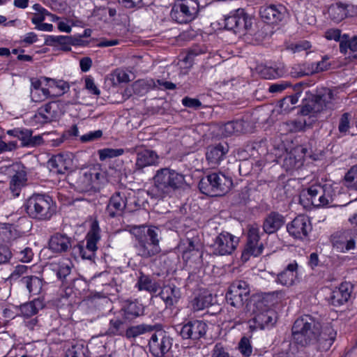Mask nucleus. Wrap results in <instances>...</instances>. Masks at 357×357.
<instances>
[{
    "label": "nucleus",
    "instance_id": "nucleus-1",
    "mask_svg": "<svg viewBox=\"0 0 357 357\" xmlns=\"http://www.w3.org/2000/svg\"><path fill=\"white\" fill-rule=\"evenodd\" d=\"M294 341L302 346L314 345L319 350H328L333 344L336 331L331 324L321 325L309 315L297 319L291 328Z\"/></svg>",
    "mask_w": 357,
    "mask_h": 357
},
{
    "label": "nucleus",
    "instance_id": "nucleus-2",
    "mask_svg": "<svg viewBox=\"0 0 357 357\" xmlns=\"http://www.w3.org/2000/svg\"><path fill=\"white\" fill-rule=\"evenodd\" d=\"M153 184L148 193L152 197L162 199L172 197L176 190L185 183V176L168 167L158 169L153 177Z\"/></svg>",
    "mask_w": 357,
    "mask_h": 357
},
{
    "label": "nucleus",
    "instance_id": "nucleus-3",
    "mask_svg": "<svg viewBox=\"0 0 357 357\" xmlns=\"http://www.w3.org/2000/svg\"><path fill=\"white\" fill-rule=\"evenodd\" d=\"M135 238L134 248L138 256L148 259L161 252V237L158 227L145 225L132 226L130 230Z\"/></svg>",
    "mask_w": 357,
    "mask_h": 357
},
{
    "label": "nucleus",
    "instance_id": "nucleus-4",
    "mask_svg": "<svg viewBox=\"0 0 357 357\" xmlns=\"http://www.w3.org/2000/svg\"><path fill=\"white\" fill-rule=\"evenodd\" d=\"M248 310L251 316L248 323L252 331L272 327L276 323L275 311L266 305L264 298L252 297L248 302Z\"/></svg>",
    "mask_w": 357,
    "mask_h": 357
},
{
    "label": "nucleus",
    "instance_id": "nucleus-5",
    "mask_svg": "<svg viewBox=\"0 0 357 357\" xmlns=\"http://www.w3.org/2000/svg\"><path fill=\"white\" fill-rule=\"evenodd\" d=\"M26 211L33 218L49 220L55 212V206L50 196L36 194L27 199Z\"/></svg>",
    "mask_w": 357,
    "mask_h": 357
},
{
    "label": "nucleus",
    "instance_id": "nucleus-6",
    "mask_svg": "<svg viewBox=\"0 0 357 357\" xmlns=\"http://www.w3.org/2000/svg\"><path fill=\"white\" fill-rule=\"evenodd\" d=\"M231 185L232 180L229 176L222 172H214L200 181L199 188L205 195L220 196L228 192Z\"/></svg>",
    "mask_w": 357,
    "mask_h": 357
},
{
    "label": "nucleus",
    "instance_id": "nucleus-7",
    "mask_svg": "<svg viewBox=\"0 0 357 357\" xmlns=\"http://www.w3.org/2000/svg\"><path fill=\"white\" fill-rule=\"evenodd\" d=\"M199 10L198 0H178L172 8L171 17L179 24H187L197 17Z\"/></svg>",
    "mask_w": 357,
    "mask_h": 357
},
{
    "label": "nucleus",
    "instance_id": "nucleus-8",
    "mask_svg": "<svg viewBox=\"0 0 357 357\" xmlns=\"http://www.w3.org/2000/svg\"><path fill=\"white\" fill-rule=\"evenodd\" d=\"M307 198L316 207H322L331 204L335 196L331 185H312L307 188Z\"/></svg>",
    "mask_w": 357,
    "mask_h": 357
},
{
    "label": "nucleus",
    "instance_id": "nucleus-9",
    "mask_svg": "<svg viewBox=\"0 0 357 357\" xmlns=\"http://www.w3.org/2000/svg\"><path fill=\"white\" fill-rule=\"evenodd\" d=\"M250 296V287L246 282L238 280L234 282L226 294V300L228 304L239 308L243 306L244 301H247Z\"/></svg>",
    "mask_w": 357,
    "mask_h": 357
},
{
    "label": "nucleus",
    "instance_id": "nucleus-10",
    "mask_svg": "<svg viewBox=\"0 0 357 357\" xmlns=\"http://www.w3.org/2000/svg\"><path fill=\"white\" fill-rule=\"evenodd\" d=\"M259 228L257 225H251L248 231V241L242 252L243 261L249 260L250 257H258L262 253L264 245L259 242Z\"/></svg>",
    "mask_w": 357,
    "mask_h": 357
},
{
    "label": "nucleus",
    "instance_id": "nucleus-11",
    "mask_svg": "<svg viewBox=\"0 0 357 357\" xmlns=\"http://www.w3.org/2000/svg\"><path fill=\"white\" fill-rule=\"evenodd\" d=\"M63 104L60 101H50L37 109L33 119L41 124L56 121L62 114Z\"/></svg>",
    "mask_w": 357,
    "mask_h": 357
},
{
    "label": "nucleus",
    "instance_id": "nucleus-12",
    "mask_svg": "<svg viewBox=\"0 0 357 357\" xmlns=\"http://www.w3.org/2000/svg\"><path fill=\"white\" fill-rule=\"evenodd\" d=\"M334 96L331 90L328 89L324 93L317 96L314 100L304 105L301 109L303 115L315 114L325 109H333Z\"/></svg>",
    "mask_w": 357,
    "mask_h": 357
},
{
    "label": "nucleus",
    "instance_id": "nucleus-13",
    "mask_svg": "<svg viewBox=\"0 0 357 357\" xmlns=\"http://www.w3.org/2000/svg\"><path fill=\"white\" fill-rule=\"evenodd\" d=\"M238 244V238L228 233L222 232L216 236L213 245V251L215 255H231Z\"/></svg>",
    "mask_w": 357,
    "mask_h": 357
},
{
    "label": "nucleus",
    "instance_id": "nucleus-14",
    "mask_svg": "<svg viewBox=\"0 0 357 357\" xmlns=\"http://www.w3.org/2000/svg\"><path fill=\"white\" fill-rule=\"evenodd\" d=\"M312 227L310 218L305 215L296 216L287 225L289 235L296 239H304L312 231Z\"/></svg>",
    "mask_w": 357,
    "mask_h": 357
},
{
    "label": "nucleus",
    "instance_id": "nucleus-15",
    "mask_svg": "<svg viewBox=\"0 0 357 357\" xmlns=\"http://www.w3.org/2000/svg\"><path fill=\"white\" fill-rule=\"evenodd\" d=\"M172 340L163 332H159L152 335L149 342V349L155 357H162L171 349Z\"/></svg>",
    "mask_w": 357,
    "mask_h": 357
},
{
    "label": "nucleus",
    "instance_id": "nucleus-16",
    "mask_svg": "<svg viewBox=\"0 0 357 357\" xmlns=\"http://www.w3.org/2000/svg\"><path fill=\"white\" fill-rule=\"evenodd\" d=\"M208 326L202 320L189 321L184 324L180 331L183 339L199 340L203 337L207 331Z\"/></svg>",
    "mask_w": 357,
    "mask_h": 357
},
{
    "label": "nucleus",
    "instance_id": "nucleus-17",
    "mask_svg": "<svg viewBox=\"0 0 357 357\" xmlns=\"http://www.w3.org/2000/svg\"><path fill=\"white\" fill-rule=\"evenodd\" d=\"M356 235L352 230H344L337 232L333 236V248L340 252H346L355 248Z\"/></svg>",
    "mask_w": 357,
    "mask_h": 357
},
{
    "label": "nucleus",
    "instance_id": "nucleus-18",
    "mask_svg": "<svg viewBox=\"0 0 357 357\" xmlns=\"http://www.w3.org/2000/svg\"><path fill=\"white\" fill-rule=\"evenodd\" d=\"M250 20L243 9H238L225 18V27L234 31L247 30Z\"/></svg>",
    "mask_w": 357,
    "mask_h": 357
},
{
    "label": "nucleus",
    "instance_id": "nucleus-19",
    "mask_svg": "<svg viewBox=\"0 0 357 357\" xmlns=\"http://www.w3.org/2000/svg\"><path fill=\"white\" fill-rule=\"evenodd\" d=\"M260 15L267 23L278 24L287 17V10L282 4H271L261 8Z\"/></svg>",
    "mask_w": 357,
    "mask_h": 357
},
{
    "label": "nucleus",
    "instance_id": "nucleus-20",
    "mask_svg": "<svg viewBox=\"0 0 357 357\" xmlns=\"http://www.w3.org/2000/svg\"><path fill=\"white\" fill-rule=\"evenodd\" d=\"M229 151V146L226 143H219L208 146L206 151V159L208 165L215 168L223 160Z\"/></svg>",
    "mask_w": 357,
    "mask_h": 357
},
{
    "label": "nucleus",
    "instance_id": "nucleus-21",
    "mask_svg": "<svg viewBox=\"0 0 357 357\" xmlns=\"http://www.w3.org/2000/svg\"><path fill=\"white\" fill-rule=\"evenodd\" d=\"M160 157L155 151L146 149L139 150L137 152L135 169L141 172L145 167L157 166Z\"/></svg>",
    "mask_w": 357,
    "mask_h": 357
},
{
    "label": "nucleus",
    "instance_id": "nucleus-22",
    "mask_svg": "<svg viewBox=\"0 0 357 357\" xmlns=\"http://www.w3.org/2000/svg\"><path fill=\"white\" fill-rule=\"evenodd\" d=\"M352 286L349 282H342L338 287L335 288L330 296V301L335 306L342 305L347 303L350 298Z\"/></svg>",
    "mask_w": 357,
    "mask_h": 357
},
{
    "label": "nucleus",
    "instance_id": "nucleus-23",
    "mask_svg": "<svg viewBox=\"0 0 357 357\" xmlns=\"http://www.w3.org/2000/svg\"><path fill=\"white\" fill-rule=\"evenodd\" d=\"M48 165L52 172L65 174L71 168L72 160L67 155L57 154L49 160Z\"/></svg>",
    "mask_w": 357,
    "mask_h": 357
},
{
    "label": "nucleus",
    "instance_id": "nucleus-24",
    "mask_svg": "<svg viewBox=\"0 0 357 357\" xmlns=\"http://www.w3.org/2000/svg\"><path fill=\"white\" fill-rule=\"evenodd\" d=\"M159 295L166 307H171L178 303L181 298V291L174 284H167L162 287Z\"/></svg>",
    "mask_w": 357,
    "mask_h": 357
},
{
    "label": "nucleus",
    "instance_id": "nucleus-25",
    "mask_svg": "<svg viewBox=\"0 0 357 357\" xmlns=\"http://www.w3.org/2000/svg\"><path fill=\"white\" fill-rule=\"evenodd\" d=\"M72 246V241L66 234L56 233L49 241V247L54 252H66Z\"/></svg>",
    "mask_w": 357,
    "mask_h": 357
},
{
    "label": "nucleus",
    "instance_id": "nucleus-26",
    "mask_svg": "<svg viewBox=\"0 0 357 357\" xmlns=\"http://www.w3.org/2000/svg\"><path fill=\"white\" fill-rule=\"evenodd\" d=\"M305 155V149L297 147L287 153L284 160L283 166L287 170L298 168L303 165V160Z\"/></svg>",
    "mask_w": 357,
    "mask_h": 357
},
{
    "label": "nucleus",
    "instance_id": "nucleus-27",
    "mask_svg": "<svg viewBox=\"0 0 357 357\" xmlns=\"http://www.w3.org/2000/svg\"><path fill=\"white\" fill-rule=\"evenodd\" d=\"M284 224L283 215L276 212H271L264 220L263 229L266 234H271L279 230Z\"/></svg>",
    "mask_w": 357,
    "mask_h": 357
},
{
    "label": "nucleus",
    "instance_id": "nucleus-28",
    "mask_svg": "<svg viewBox=\"0 0 357 357\" xmlns=\"http://www.w3.org/2000/svg\"><path fill=\"white\" fill-rule=\"evenodd\" d=\"M298 264L293 261L287 265L286 268L277 275L276 282L283 286L290 287L296 278Z\"/></svg>",
    "mask_w": 357,
    "mask_h": 357
},
{
    "label": "nucleus",
    "instance_id": "nucleus-29",
    "mask_svg": "<svg viewBox=\"0 0 357 357\" xmlns=\"http://www.w3.org/2000/svg\"><path fill=\"white\" fill-rule=\"evenodd\" d=\"M24 167L18 166V169L12 176L10 182V189L14 196H18L20 188L25 184L26 181V172Z\"/></svg>",
    "mask_w": 357,
    "mask_h": 357
},
{
    "label": "nucleus",
    "instance_id": "nucleus-30",
    "mask_svg": "<svg viewBox=\"0 0 357 357\" xmlns=\"http://www.w3.org/2000/svg\"><path fill=\"white\" fill-rule=\"evenodd\" d=\"M260 75L267 79H276L283 77L286 74L285 67L283 64L272 66H260L258 68Z\"/></svg>",
    "mask_w": 357,
    "mask_h": 357
},
{
    "label": "nucleus",
    "instance_id": "nucleus-31",
    "mask_svg": "<svg viewBox=\"0 0 357 357\" xmlns=\"http://www.w3.org/2000/svg\"><path fill=\"white\" fill-rule=\"evenodd\" d=\"M21 282L25 285L31 295H38L43 286V280L35 275L23 277Z\"/></svg>",
    "mask_w": 357,
    "mask_h": 357
},
{
    "label": "nucleus",
    "instance_id": "nucleus-32",
    "mask_svg": "<svg viewBox=\"0 0 357 357\" xmlns=\"http://www.w3.org/2000/svg\"><path fill=\"white\" fill-rule=\"evenodd\" d=\"M126 205V197L121 196L119 192L116 193L111 197L108 205L109 215L114 217L116 215L120 214L123 212Z\"/></svg>",
    "mask_w": 357,
    "mask_h": 357
},
{
    "label": "nucleus",
    "instance_id": "nucleus-33",
    "mask_svg": "<svg viewBox=\"0 0 357 357\" xmlns=\"http://www.w3.org/2000/svg\"><path fill=\"white\" fill-rule=\"evenodd\" d=\"M122 311L126 319H131L139 317L144 313L142 305L136 301H126L123 305Z\"/></svg>",
    "mask_w": 357,
    "mask_h": 357
},
{
    "label": "nucleus",
    "instance_id": "nucleus-34",
    "mask_svg": "<svg viewBox=\"0 0 357 357\" xmlns=\"http://www.w3.org/2000/svg\"><path fill=\"white\" fill-rule=\"evenodd\" d=\"M45 306L43 300L36 298L20 305V312L24 317H30L38 313L40 309Z\"/></svg>",
    "mask_w": 357,
    "mask_h": 357
},
{
    "label": "nucleus",
    "instance_id": "nucleus-35",
    "mask_svg": "<svg viewBox=\"0 0 357 357\" xmlns=\"http://www.w3.org/2000/svg\"><path fill=\"white\" fill-rule=\"evenodd\" d=\"M238 309L229 310L228 314L229 321L233 323L234 326L245 323L250 317V312L248 310V303L243 309Z\"/></svg>",
    "mask_w": 357,
    "mask_h": 357
},
{
    "label": "nucleus",
    "instance_id": "nucleus-36",
    "mask_svg": "<svg viewBox=\"0 0 357 357\" xmlns=\"http://www.w3.org/2000/svg\"><path fill=\"white\" fill-rule=\"evenodd\" d=\"M328 15L331 20L335 23L340 22L348 17V12L345 4L336 3L331 5L328 8Z\"/></svg>",
    "mask_w": 357,
    "mask_h": 357
},
{
    "label": "nucleus",
    "instance_id": "nucleus-37",
    "mask_svg": "<svg viewBox=\"0 0 357 357\" xmlns=\"http://www.w3.org/2000/svg\"><path fill=\"white\" fill-rule=\"evenodd\" d=\"M137 284L139 290H145L150 293H156L160 289L157 282L144 275L140 276Z\"/></svg>",
    "mask_w": 357,
    "mask_h": 357
},
{
    "label": "nucleus",
    "instance_id": "nucleus-38",
    "mask_svg": "<svg viewBox=\"0 0 357 357\" xmlns=\"http://www.w3.org/2000/svg\"><path fill=\"white\" fill-rule=\"evenodd\" d=\"M212 303V296L210 294H199L191 301V307L194 312L203 310Z\"/></svg>",
    "mask_w": 357,
    "mask_h": 357
},
{
    "label": "nucleus",
    "instance_id": "nucleus-39",
    "mask_svg": "<svg viewBox=\"0 0 357 357\" xmlns=\"http://www.w3.org/2000/svg\"><path fill=\"white\" fill-rule=\"evenodd\" d=\"M153 326L148 324L132 326L127 328L125 335L128 339H135L142 334L153 331Z\"/></svg>",
    "mask_w": 357,
    "mask_h": 357
},
{
    "label": "nucleus",
    "instance_id": "nucleus-40",
    "mask_svg": "<svg viewBox=\"0 0 357 357\" xmlns=\"http://www.w3.org/2000/svg\"><path fill=\"white\" fill-rule=\"evenodd\" d=\"M243 130V121L241 120L226 123L222 128L221 132L224 137H229Z\"/></svg>",
    "mask_w": 357,
    "mask_h": 357
},
{
    "label": "nucleus",
    "instance_id": "nucleus-41",
    "mask_svg": "<svg viewBox=\"0 0 357 357\" xmlns=\"http://www.w3.org/2000/svg\"><path fill=\"white\" fill-rule=\"evenodd\" d=\"M89 231L86 234L84 241H80L73 248V252L75 255L82 259H89Z\"/></svg>",
    "mask_w": 357,
    "mask_h": 357
},
{
    "label": "nucleus",
    "instance_id": "nucleus-42",
    "mask_svg": "<svg viewBox=\"0 0 357 357\" xmlns=\"http://www.w3.org/2000/svg\"><path fill=\"white\" fill-rule=\"evenodd\" d=\"M32 133L33 132L31 130L24 128H15L7 131V134L8 135L17 137L20 141H22V144L24 146H28V142L30 140Z\"/></svg>",
    "mask_w": 357,
    "mask_h": 357
},
{
    "label": "nucleus",
    "instance_id": "nucleus-43",
    "mask_svg": "<svg viewBox=\"0 0 357 357\" xmlns=\"http://www.w3.org/2000/svg\"><path fill=\"white\" fill-rule=\"evenodd\" d=\"M344 185L357 191V164L352 166L344 177Z\"/></svg>",
    "mask_w": 357,
    "mask_h": 357
},
{
    "label": "nucleus",
    "instance_id": "nucleus-44",
    "mask_svg": "<svg viewBox=\"0 0 357 357\" xmlns=\"http://www.w3.org/2000/svg\"><path fill=\"white\" fill-rule=\"evenodd\" d=\"M284 129L287 132H298L303 130L306 126V121L303 117L287 121L283 123Z\"/></svg>",
    "mask_w": 357,
    "mask_h": 357
},
{
    "label": "nucleus",
    "instance_id": "nucleus-45",
    "mask_svg": "<svg viewBox=\"0 0 357 357\" xmlns=\"http://www.w3.org/2000/svg\"><path fill=\"white\" fill-rule=\"evenodd\" d=\"M290 73L294 77H301L303 76L312 75L310 63L296 64L293 66Z\"/></svg>",
    "mask_w": 357,
    "mask_h": 357
},
{
    "label": "nucleus",
    "instance_id": "nucleus-46",
    "mask_svg": "<svg viewBox=\"0 0 357 357\" xmlns=\"http://www.w3.org/2000/svg\"><path fill=\"white\" fill-rule=\"evenodd\" d=\"M101 238L100 229L98 222L95 220L91 224V251H96L98 249L96 243Z\"/></svg>",
    "mask_w": 357,
    "mask_h": 357
},
{
    "label": "nucleus",
    "instance_id": "nucleus-47",
    "mask_svg": "<svg viewBox=\"0 0 357 357\" xmlns=\"http://www.w3.org/2000/svg\"><path fill=\"white\" fill-rule=\"evenodd\" d=\"M311 43L307 40H301L296 43H291L286 46L287 50L295 54L307 51L311 48Z\"/></svg>",
    "mask_w": 357,
    "mask_h": 357
},
{
    "label": "nucleus",
    "instance_id": "nucleus-48",
    "mask_svg": "<svg viewBox=\"0 0 357 357\" xmlns=\"http://www.w3.org/2000/svg\"><path fill=\"white\" fill-rule=\"evenodd\" d=\"M125 153L123 149H103L98 150L100 160L104 161L107 158L120 156Z\"/></svg>",
    "mask_w": 357,
    "mask_h": 357
},
{
    "label": "nucleus",
    "instance_id": "nucleus-49",
    "mask_svg": "<svg viewBox=\"0 0 357 357\" xmlns=\"http://www.w3.org/2000/svg\"><path fill=\"white\" fill-rule=\"evenodd\" d=\"M50 41L61 45L62 50L65 51L70 50V45L73 43V39L70 36H50Z\"/></svg>",
    "mask_w": 357,
    "mask_h": 357
},
{
    "label": "nucleus",
    "instance_id": "nucleus-50",
    "mask_svg": "<svg viewBox=\"0 0 357 357\" xmlns=\"http://www.w3.org/2000/svg\"><path fill=\"white\" fill-rule=\"evenodd\" d=\"M79 178L77 179L76 184L77 188L79 191L88 192L89 188V177L88 176L87 171H80Z\"/></svg>",
    "mask_w": 357,
    "mask_h": 357
},
{
    "label": "nucleus",
    "instance_id": "nucleus-51",
    "mask_svg": "<svg viewBox=\"0 0 357 357\" xmlns=\"http://www.w3.org/2000/svg\"><path fill=\"white\" fill-rule=\"evenodd\" d=\"M238 349L241 354L245 356L249 357L252 353V347L250 340L247 337H243L238 343Z\"/></svg>",
    "mask_w": 357,
    "mask_h": 357
},
{
    "label": "nucleus",
    "instance_id": "nucleus-52",
    "mask_svg": "<svg viewBox=\"0 0 357 357\" xmlns=\"http://www.w3.org/2000/svg\"><path fill=\"white\" fill-rule=\"evenodd\" d=\"M351 114L348 112L344 113L339 121L338 130L340 133L345 135L350 128Z\"/></svg>",
    "mask_w": 357,
    "mask_h": 357
},
{
    "label": "nucleus",
    "instance_id": "nucleus-53",
    "mask_svg": "<svg viewBox=\"0 0 357 357\" xmlns=\"http://www.w3.org/2000/svg\"><path fill=\"white\" fill-rule=\"evenodd\" d=\"M50 96L49 89H44L42 91L31 90V98L33 102H40L44 101Z\"/></svg>",
    "mask_w": 357,
    "mask_h": 357
},
{
    "label": "nucleus",
    "instance_id": "nucleus-54",
    "mask_svg": "<svg viewBox=\"0 0 357 357\" xmlns=\"http://www.w3.org/2000/svg\"><path fill=\"white\" fill-rule=\"evenodd\" d=\"M312 74L318 73L326 70L330 67V63L328 59L324 58L321 61L316 63H310Z\"/></svg>",
    "mask_w": 357,
    "mask_h": 357
},
{
    "label": "nucleus",
    "instance_id": "nucleus-55",
    "mask_svg": "<svg viewBox=\"0 0 357 357\" xmlns=\"http://www.w3.org/2000/svg\"><path fill=\"white\" fill-rule=\"evenodd\" d=\"M109 333L113 335H122L123 331L121 329L123 321L119 319H112L109 322Z\"/></svg>",
    "mask_w": 357,
    "mask_h": 357
},
{
    "label": "nucleus",
    "instance_id": "nucleus-56",
    "mask_svg": "<svg viewBox=\"0 0 357 357\" xmlns=\"http://www.w3.org/2000/svg\"><path fill=\"white\" fill-rule=\"evenodd\" d=\"M298 97L296 96H287L283 98L280 102V107L284 110H291L294 108V107L289 108V105L294 106L298 102Z\"/></svg>",
    "mask_w": 357,
    "mask_h": 357
},
{
    "label": "nucleus",
    "instance_id": "nucleus-57",
    "mask_svg": "<svg viewBox=\"0 0 357 357\" xmlns=\"http://www.w3.org/2000/svg\"><path fill=\"white\" fill-rule=\"evenodd\" d=\"M70 266L68 263L62 262L56 268V275L59 279H63L70 273Z\"/></svg>",
    "mask_w": 357,
    "mask_h": 357
},
{
    "label": "nucleus",
    "instance_id": "nucleus-58",
    "mask_svg": "<svg viewBox=\"0 0 357 357\" xmlns=\"http://www.w3.org/2000/svg\"><path fill=\"white\" fill-rule=\"evenodd\" d=\"M211 357H230V356L221 344H216L212 350Z\"/></svg>",
    "mask_w": 357,
    "mask_h": 357
},
{
    "label": "nucleus",
    "instance_id": "nucleus-59",
    "mask_svg": "<svg viewBox=\"0 0 357 357\" xmlns=\"http://www.w3.org/2000/svg\"><path fill=\"white\" fill-rule=\"evenodd\" d=\"M325 37L327 40L340 41L342 38L341 31L337 29H331L325 32Z\"/></svg>",
    "mask_w": 357,
    "mask_h": 357
},
{
    "label": "nucleus",
    "instance_id": "nucleus-60",
    "mask_svg": "<svg viewBox=\"0 0 357 357\" xmlns=\"http://www.w3.org/2000/svg\"><path fill=\"white\" fill-rule=\"evenodd\" d=\"M290 84L287 82L282 81L270 85L268 91L270 93H280L286 89Z\"/></svg>",
    "mask_w": 357,
    "mask_h": 357
},
{
    "label": "nucleus",
    "instance_id": "nucleus-61",
    "mask_svg": "<svg viewBox=\"0 0 357 357\" xmlns=\"http://www.w3.org/2000/svg\"><path fill=\"white\" fill-rule=\"evenodd\" d=\"M11 252L6 246H0V265L7 263L11 257Z\"/></svg>",
    "mask_w": 357,
    "mask_h": 357
},
{
    "label": "nucleus",
    "instance_id": "nucleus-62",
    "mask_svg": "<svg viewBox=\"0 0 357 357\" xmlns=\"http://www.w3.org/2000/svg\"><path fill=\"white\" fill-rule=\"evenodd\" d=\"M17 149V142L12 141L8 143L0 140V153L7 151H12Z\"/></svg>",
    "mask_w": 357,
    "mask_h": 357
},
{
    "label": "nucleus",
    "instance_id": "nucleus-63",
    "mask_svg": "<svg viewBox=\"0 0 357 357\" xmlns=\"http://www.w3.org/2000/svg\"><path fill=\"white\" fill-rule=\"evenodd\" d=\"M20 256L18 258L20 260L24 262H29L31 260L33 257V252L31 248H26L24 250L19 252Z\"/></svg>",
    "mask_w": 357,
    "mask_h": 357
},
{
    "label": "nucleus",
    "instance_id": "nucleus-64",
    "mask_svg": "<svg viewBox=\"0 0 357 357\" xmlns=\"http://www.w3.org/2000/svg\"><path fill=\"white\" fill-rule=\"evenodd\" d=\"M182 103L183 105L188 107H192V108H197L200 107L201 102L199 100L195 98H184L182 100Z\"/></svg>",
    "mask_w": 357,
    "mask_h": 357
}]
</instances>
